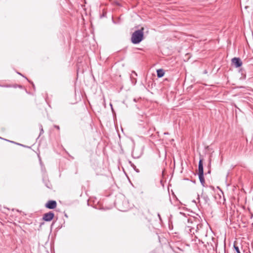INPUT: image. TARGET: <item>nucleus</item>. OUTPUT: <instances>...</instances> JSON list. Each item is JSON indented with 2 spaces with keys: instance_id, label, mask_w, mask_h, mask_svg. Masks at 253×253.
I'll use <instances>...</instances> for the list:
<instances>
[{
  "instance_id": "nucleus-5",
  "label": "nucleus",
  "mask_w": 253,
  "mask_h": 253,
  "mask_svg": "<svg viewBox=\"0 0 253 253\" xmlns=\"http://www.w3.org/2000/svg\"><path fill=\"white\" fill-rule=\"evenodd\" d=\"M203 159H200L198 165V173H204Z\"/></svg>"
},
{
  "instance_id": "nucleus-8",
  "label": "nucleus",
  "mask_w": 253,
  "mask_h": 253,
  "mask_svg": "<svg viewBox=\"0 0 253 253\" xmlns=\"http://www.w3.org/2000/svg\"><path fill=\"white\" fill-rule=\"evenodd\" d=\"M234 248L235 250H236V251L237 252V253H241V252H240V251L239 250V248L235 245V243H234Z\"/></svg>"
},
{
  "instance_id": "nucleus-13",
  "label": "nucleus",
  "mask_w": 253,
  "mask_h": 253,
  "mask_svg": "<svg viewBox=\"0 0 253 253\" xmlns=\"http://www.w3.org/2000/svg\"><path fill=\"white\" fill-rule=\"evenodd\" d=\"M5 86H6V87H11V85H7Z\"/></svg>"
},
{
  "instance_id": "nucleus-3",
  "label": "nucleus",
  "mask_w": 253,
  "mask_h": 253,
  "mask_svg": "<svg viewBox=\"0 0 253 253\" xmlns=\"http://www.w3.org/2000/svg\"><path fill=\"white\" fill-rule=\"evenodd\" d=\"M45 206L47 209H54L56 207L57 203L55 201L50 200L46 203Z\"/></svg>"
},
{
  "instance_id": "nucleus-11",
  "label": "nucleus",
  "mask_w": 253,
  "mask_h": 253,
  "mask_svg": "<svg viewBox=\"0 0 253 253\" xmlns=\"http://www.w3.org/2000/svg\"><path fill=\"white\" fill-rule=\"evenodd\" d=\"M17 86H18V87H19L20 88L22 87V86L21 85L14 84V85H13V87H16Z\"/></svg>"
},
{
  "instance_id": "nucleus-14",
  "label": "nucleus",
  "mask_w": 253,
  "mask_h": 253,
  "mask_svg": "<svg viewBox=\"0 0 253 253\" xmlns=\"http://www.w3.org/2000/svg\"><path fill=\"white\" fill-rule=\"evenodd\" d=\"M132 73H134L136 75H137V74H136V73L135 72V71H132Z\"/></svg>"
},
{
  "instance_id": "nucleus-9",
  "label": "nucleus",
  "mask_w": 253,
  "mask_h": 253,
  "mask_svg": "<svg viewBox=\"0 0 253 253\" xmlns=\"http://www.w3.org/2000/svg\"><path fill=\"white\" fill-rule=\"evenodd\" d=\"M43 128H42V126H41V132H40V135L42 133H43Z\"/></svg>"
},
{
  "instance_id": "nucleus-6",
  "label": "nucleus",
  "mask_w": 253,
  "mask_h": 253,
  "mask_svg": "<svg viewBox=\"0 0 253 253\" xmlns=\"http://www.w3.org/2000/svg\"><path fill=\"white\" fill-rule=\"evenodd\" d=\"M198 175H199V180H200V181L201 184L204 187H205L206 183H205V178H204V173H198Z\"/></svg>"
},
{
  "instance_id": "nucleus-4",
  "label": "nucleus",
  "mask_w": 253,
  "mask_h": 253,
  "mask_svg": "<svg viewBox=\"0 0 253 253\" xmlns=\"http://www.w3.org/2000/svg\"><path fill=\"white\" fill-rule=\"evenodd\" d=\"M232 63L236 67H240L242 65V62L240 58L234 57L232 59Z\"/></svg>"
},
{
  "instance_id": "nucleus-7",
  "label": "nucleus",
  "mask_w": 253,
  "mask_h": 253,
  "mask_svg": "<svg viewBox=\"0 0 253 253\" xmlns=\"http://www.w3.org/2000/svg\"><path fill=\"white\" fill-rule=\"evenodd\" d=\"M157 77L158 78H161V77H163L164 75V74H165L164 71L162 69H160L157 70Z\"/></svg>"
},
{
  "instance_id": "nucleus-10",
  "label": "nucleus",
  "mask_w": 253,
  "mask_h": 253,
  "mask_svg": "<svg viewBox=\"0 0 253 253\" xmlns=\"http://www.w3.org/2000/svg\"><path fill=\"white\" fill-rule=\"evenodd\" d=\"M208 167L209 168V169L208 171V173H211V169H210L211 164H210V163L209 164Z\"/></svg>"
},
{
  "instance_id": "nucleus-12",
  "label": "nucleus",
  "mask_w": 253,
  "mask_h": 253,
  "mask_svg": "<svg viewBox=\"0 0 253 253\" xmlns=\"http://www.w3.org/2000/svg\"><path fill=\"white\" fill-rule=\"evenodd\" d=\"M54 127L57 128L58 130L60 129V127H59V126H58L55 125L54 126Z\"/></svg>"
},
{
  "instance_id": "nucleus-2",
  "label": "nucleus",
  "mask_w": 253,
  "mask_h": 253,
  "mask_svg": "<svg viewBox=\"0 0 253 253\" xmlns=\"http://www.w3.org/2000/svg\"><path fill=\"white\" fill-rule=\"evenodd\" d=\"M54 216V213L52 211H49L43 215L42 219L45 221H51Z\"/></svg>"
},
{
  "instance_id": "nucleus-1",
  "label": "nucleus",
  "mask_w": 253,
  "mask_h": 253,
  "mask_svg": "<svg viewBox=\"0 0 253 253\" xmlns=\"http://www.w3.org/2000/svg\"><path fill=\"white\" fill-rule=\"evenodd\" d=\"M144 27L136 30L131 35V42L134 44L139 43L144 39Z\"/></svg>"
}]
</instances>
